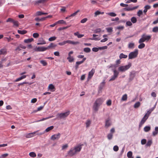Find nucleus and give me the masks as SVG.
Returning <instances> with one entry per match:
<instances>
[{
	"label": "nucleus",
	"mask_w": 158,
	"mask_h": 158,
	"mask_svg": "<svg viewBox=\"0 0 158 158\" xmlns=\"http://www.w3.org/2000/svg\"><path fill=\"white\" fill-rule=\"evenodd\" d=\"M132 155V152L131 151L128 152L127 154V156L129 158H131Z\"/></svg>",
	"instance_id": "a19ab883"
},
{
	"label": "nucleus",
	"mask_w": 158,
	"mask_h": 158,
	"mask_svg": "<svg viewBox=\"0 0 158 158\" xmlns=\"http://www.w3.org/2000/svg\"><path fill=\"white\" fill-rule=\"evenodd\" d=\"M119 57L120 59H122L123 58H126L127 57V55L124 54L123 53H121L120 54Z\"/></svg>",
	"instance_id": "a878e982"
},
{
	"label": "nucleus",
	"mask_w": 158,
	"mask_h": 158,
	"mask_svg": "<svg viewBox=\"0 0 158 158\" xmlns=\"http://www.w3.org/2000/svg\"><path fill=\"white\" fill-rule=\"evenodd\" d=\"M143 14L142 10H139L137 14L138 16L140 17L141 15Z\"/></svg>",
	"instance_id": "052dcab7"
},
{
	"label": "nucleus",
	"mask_w": 158,
	"mask_h": 158,
	"mask_svg": "<svg viewBox=\"0 0 158 158\" xmlns=\"http://www.w3.org/2000/svg\"><path fill=\"white\" fill-rule=\"evenodd\" d=\"M70 114V111H68L64 113H58L57 116L61 119H64L67 117Z\"/></svg>",
	"instance_id": "423d86ee"
},
{
	"label": "nucleus",
	"mask_w": 158,
	"mask_h": 158,
	"mask_svg": "<svg viewBox=\"0 0 158 158\" xmlns=\"http://www.w3.org/2000/svg\"><path fill=\"white\" fill-rule=\"evenodd\" d=\"M34 39L32 38L25 39L24 40V42L26 43H28L32 42L33 41Z\"/></svg>",
	"instance_id": "c85d7f7f"
},
{
	"label": "nucleus",
	"mask_w": 158,
	"mask_h": 158,
	"mask_svg": "<svg viewBox=\"0 0 158 158\" xmlns=\"http://www.w3.org/2000/svg\"><path fill=\"white\" fill-rule=\"evenodd\" d=\"M8 156V154L5 153L2 154L0 156V158H6Z\"/></svg>",
	"instance_id": "8fccbe9b"
},
{
	"label": "nucleus",
	"mask_w": 158,
	"mask_h": 158,
	"mask_svg": "<svg viewBox=\"0 0 158 158\" xmlns=\"http://www.w3.org/2000/svg\"><path fill=\"white\" fill-rule=\"evenodd\" d=\"M38 131H37L33 132L28 133L26 135V137L27 138L33 137L35 135V134Z\"/></svg>",
	"instance_id": "ddd939ff"
},
{
	"label": "nucleus",
	"mask_w": 158,
	"mask_h": 158,
	"mask_svg": "<svg viewBox=\"0 0 158 158\" xmlns=\"http://www.w3.org/2000/svg\"><path fill=\"white\" fill-rule=\"evenodd\" d=\"M132 25V23L130 21H127L126 23V25L127 26H131Z\"/></svg>",
	"instance_id": "13d9d810"
},
{
	"label": "nucleus",
	"mask_w": 158,
	"mask_h": 158,
	"mask_svg": "<svg viewBox=\"0 0 158 158\" xmlns=\"http://www.w3.org/2000/svg\"><path fill=\"white\" fill-rule=\"evenodd\" d=\"M131 66V64L130 63H128V64L125 66H120L118 68L119 71L121 72H124L129 69Z\"/></svg>",
	"instance_id": "39448f33"
},
{
	"label": "nucleus",
	"mask_w": 158,
	"mask_h": 158,
	"mask_svg": "<svg viewBox=\"0 0 158 158\" xmlns=\"http://www.w3.org/2000/svg\"><path fill=\"white\" fill-rule=\"evenodd\" d=\"M105 84V80H104L102 82H101L99 87L98 92H99L100 91H101L103 87H104Z\"/></svg>",
	"instance_id": "2eb2a0df"
},
{
	"label": "nucleus",
	"mask_w": 158,
	"mask_h": 158,
	"mask_svg": "<svg viewBox=\"0 0 158 158\" xmlns=\"http://www.w3.org/2000/svg\"><path fill=\"white\" fill-rule=\"evenodd\" d=\"M152 143V141L151 140H148L147 144H146V146H150Z\"/></svg>",
	"instance_id": "09e8293b"
},
{
	"label": "nucleus",
	"mask_w": 158,
	"mask_h": 158,
	"mask_svg": "<svg viewBox=\"0 0 158 158\" xmlns=\"http://www.w3.org/2000/svg\"><path fill=\"white\" fill-rule=\"evenodd\" d=\"M138 54V50L135 49L134 51L131 52L128 55V59H131L136 58Z\"/></svg>",
	"instance_id": "20e7f679"
},
{
	"label": "nucleus",
	"mask_w": 158,
	"mask_h": 158,
	"mask_svg": "<svg viewBox=\"0 0 158 158\" xmlns=\"http://www.w3.org/2000/svg\"><path fill=\"white\" fill-rule=\"evenodd\" d=\"M54 128V126H50L47 128L45 131H44V133L45 132H48L51 130H52Z\"/></svg>",
	"instance_id": "cd10ccee"
},
{
	"label": "nucleus",
	"mask_w": 158,
	"mask_h": 158,
	"mask_svg": "<svg viewBox=\"0 0 158 158\" xmlns=\"http://www.w3.org/2000/svg\"><path fill=\"white\" fill-rule=\"evenodd\" d=\"M53 117H54L53 116H49V117H47V118H43L42 119H40V120H37L36 121H35V122H40V121H44V120H46L47 119H49V118H52Z\"/></svg>",
	"instance_id": "5701e85b"
},
{
	"label": "nucleus",
	"mask_w": 158,
	"mask_h": 158,
	"mask_svg": "<svg viewBox=\"0 0 158 158\" xmlns=\"http://www.w3.org/2000/svg\"><path fill=\"white\" fill-rule=\"evenodd\" d=\"M152 31L154 32L157 33L158 32V27L156 26L152 28Z\"/></svg>",
	"instance_id": "37998d69"
},
{
	"label": "nucleus",
	"mask_w": 158,
	"mask_h": 158,
	"mask_svg": "<svg viewBox=\"0 0 158 158\" xmlns=\"http://www.w3.org/2000/svg\"><path fill=\"white\" fill-rule=\"evenodd\" d=\"M56 46V45L54 44L53 43H51L47 47H46V48H47V50H48L51 48H55Z\"/></svg>",
	"instance_id": "b1692460"
},
{
	"label": "nucleus",
	"mask_w": 158,
	"mask_h": 158,
	"mask_svg": "<svg viewBox=\"0 0 158 158\" xmlns=\"http://www.w3.org/2000/svg\"><path fill=\"white\" fill-rule=\"evenodd\" d=\"M67 59L70 62H72L74 61V58L71 56H68Z\"/></svg>",
	"instance_id": "e433bc0d"
},
{
	"label": "nucleus",
	"mask_w": 158,
	"mask_h": 158,
	"mask_svg": "<svg viewBox=\"0 0 158 158\" xmlns=\"http://www.w3.org/2000/svg\"><path fill=\"white\" fill-rule=\"evenodd\" d=\"M140 44L139 45L138 48L139 49H142L144 48L145 46V44H144L142 43H139Z\"/></svg>",
	"instance_id": "473e14b6"
},
{
	"label": "nucleus",
	"mask_w": 158,
	"mask_h": 158,
	"mask_svg": "<svg viewBox=\"0 0 158 158\" xmlns=\"http://www.w3.org/2000/svg\"><path fill=\"white\" fill-rule=\"evenodd\" d=\"M39 43H37L38 45H43L46 44V41L42 38H40L38 40Z\"/></svg>",
	"instance_id": "dca6fc26"
},
{
	"label": "nucleus",
	"mask_w": 158,
	"mask_h": 158,
	"mask_svg": "<svg viewBox=\"0 0 158 158\" xmlns=\"http://www.w3.org/2000/svg\"><path fill=\"white\" fill-rule=\"evenodd\" d=\"M43 106H40L36 110H34L33 111V113H35L37 111L40 110H42L43 108Z\"/></svg>",
	"instance_id": "5fc2aeb1"
},
{
	"label": "nucleus",
	"mask_w": 158,
	"mask_h": 158,
	"mask_svg": "<svg viewBox=\"0 0 158 158\" xmlns=\"http://www.w3.org/2000/svg\"><path fill=\"white\" fill-rule=\"evenodd\" d=\"M66 44L69 43L71 44H72L73 45H76L77 44H79V42H74L73 41H72L70 40H67L65 41Z\"/></svg>",
	"instance_id": "a211bd4d"
},
{
	"label": "nucleus",
	"mask_w": 158,
	"mask_h": 158,
	"mask_svg": "<svg viewBox=\"0 0 158 158\" xmlns=\"http://www.w3.org/2000/svg\"><path fill=\"white\" fill-rule=\"evenodd\" d=\"M99 49V48H97L96 47H94L93 48L92 51L94 52H97L98 51Z\"/></svg>",
	"instance_id": "774afa93"
},
{
	"label": "nucleus",
	"mask_w": 158,
	"mask_h": 158,
	"mask_svg": "<svg viewBox=\"0 0 158 158\" xmlns=\"http://www.w3.org/2000/svg\"><path fill=\"white\" fill-rule=\"evenodd\" d=\"M135 44L134 43H130L128 44V48L129 49H133L134 48Z\"/></svg>",
	"instance_id": "aec40b11"
},
{
	"label": "nucleus",
	"mask_w": 158,
	"mask_h": 158,
	"mask_svg": "<svg viewBox=\"0 0 158 158\" xmlns=\"http://www.w3.org/2000/svg\"><path fill=\"white\" fill-rule=\"evenodd\" d=\"M137 0H128L126 1V3H129L131 2L133 3H136L137 2Z\"/></svg>",
	"instance_id": "3c124183"
},
{
	"label": "nucleus",
	"mask_w": 158,
	"mask_h": 158,
	"mask_svg": "<svg viewBox=\"0 0 158 158\" xmlns=\"http://www.w3.org/2000/svg\"><path fill=\"white\" fill-rule=\"evenodd\" d=\"M146 116V115H145L141 121L139 125V127H141L142 126V125L146 121L147 119L148 118V117Z\"/></svg>",
	"instance_id": "9b49d317"
},
{
	"label": "nucleus",
	"mask_w": 158,
	"mask_h": 158,
	"mask_svg": "<svg viewBox=\"0 0 158 158\" xmlns=\"http://www.w3.org/2000/svg\"><path fill=\"white\" fill-rule=\"evenodd\" d=\"M127 99V94H125L123 95L122 98L121 100L122 101H126Z\"/></svg>",
	"instance_id": "ea45409f"
},
{
	"label": "nucleus",
	"mask_w": 158,
	"mask_h": 158,
	"mask_svg": "<svg viewBox=\"0 0 158 158\" xmlns=\"http://www.w3.org/2000/svg\"><path fill=\"white\" fill-rule=\"evenodd\" d=\"M151 129V127L150 126H146L144 128V131L145 132H147L149 131Z\"/></svg>",
	"instance_id": "c756f323"
},
{
	"label": "nucleus",
	"mask_w": 158,
	"mask_h": 158,
	"mask_svg": "<svg viewBox=\"0 0 158 158\" xmlns=\"http://www.w3.org/2000/svg\"><path fill=\"white\" fill-rule=\"evenodd\" d=\"M150 8V6L149 5H146L144 7V9L143 10V12L146 13L147 12L148 10Z\"/></svg>",
	"instance_id": "7c9ffc66"
},
{
	"label": "nucleus",
	"mask_w": 158,
	"mask_h": 158,
	"mask_svg": "<svg viewBox=\"0 0 158 158\" xmlns=\"http://www.w3.org/2000/svg\"><path fill=\"white\" fill-rule=\"evenodd\" d=\"M118 66L114 64H111L110 65L108 66V67L109 68H115L116 67Z\"/></svg>",
	"instance_id": "6e6d98bb"
},
{
	"label": "nucleus",
	"mask_w": 158,
	"mask_h": 158,
	"mask_svg": "<svg viewBox=\"0 0 158 158\" xmlns=\"http://www.w3.org/2000/svg\"><path fill=\"white\" fill-rule=\"evenodd\" d=\"M106 14L111 17H115L117 15L115 13L113 12L107 13Z\"/></svg>",
	"instance_id": "72a5a7b5"
},
{
	"label": "nucleus",
	"mask_w": 158,
	"mask_h": 158,
	"mask_svg": "<svg viewBox=\"0 0 158 158\" xmlns=\"http://www.w3.org/2000/svg\"><path fill=\"white\" fill-rule=\"evenodd\" d=\"M151 38V36L150 35H147L146 34H143L141 38L139 40V43H141L145 41H148Z\"/></svg>",
	"instance_id": "7ed1b4c3"
},
{
	"label": "nucleus",
	"mask_w": 158,
	"mask_h": 158,
	"mask_svg": "<svg viewBox=\"0 0 158 158\" xmlns=\"http://www.w3.org/2000/svg\"><path fill=\"white\" fill-rule=\"evenodd\" d=\"M83 51L86 53H89L91 51V49L89 48H84Z\"/></svg>",
	"instance_id": "c9c22d12"
},
{
	"label": "nucleus",
	"mask_w": 158,
	"mask_h": 158,
	"mask_svg": "<svg viewBox=\"0 0 158 158\" xmlns=\"http://www.w3.org/2000/svg\"><path fill=\"white\" fill-rule=\"evenodd\" d=\"M49 0H38L34 1V5H38L40 3H44L47 2Z\"/></svg>",
	"instance_id": "6e6552de"
},
{
	"label": "nucleus",
	"mask_w": 158,
	"mask_h": 158,
	"mask_svg": "<svg viewBox=\"0 0 158 158\" xmlns=\"http://www.w3.org/2000/svg\"><path fill=\"white\" fill-rule=\"evenodd\" d=\"M139 6H137L133 7H128L124 8V10L126 11H130L135 10L139 7Z\"/></svg>",
	"instance_id": "f8f14e48"
},
{
	"label": "nucleus",
	"mask_w": 158,
	"mask_h": 158,
	"mask_svg": "<svg viewBox=\"0 0 158 158\" xmlns=\"http://www.w3.org/2000/svg\"><path fill=\"white\" fill-rule=\"evenodd\" d=\"M104 14V12H101L99 10H97L95 12L94 16L95 17H96L98 15H99L100 14L103 15Z\"/></svg>",
	"instance_id": "4be33fe9"
},
{
	"label": "nucleus",
	"mask_w": 158,
	"mask_h": 158,
	"mask_svg": "<svg viewBox=\"0 0 158 158\" xmlns=\"http://www.w3.org/2000/svg\"><path fill=\"white\" fill-rule=\"evenodd\" d=\"M106 29L108 32H111L113 31V28L112 27L106 28Z\"/></svg>",
	"instance_id": "603ef678"
},
{
	"label": "nucleus",
	"mask_w": 158,
	"mask_h": 158,
	"mask_svg": "<svg viewBox=\"0 0 158 158\" xmlns=\"http://www.w3.org/2000/svg\"><path fill=\"white\" fill-rule=\"evenodd\" d=\"M91 120L89 119H88L86 120L85 123L86 127V128H88L90 126L91 124Z\"/></svg>",
	"instance_id": "412c9836"
},
{
	"label": "nucleus",
	"mask_w": 158,
	"mask_h": 158,
	"mask_svg": "<svg viewBox=\"0 0 158 158\" xmlns=\"http://www.w3.org/2000/svg\"><path fill=\"white\" fill-rule=\"evenodd\" d=\"M68 147V145L67 144H66L62 146V150H65L67 149Z\"/></svg>",
	"instance_id": "864d4df0"
},
{
	"label": "nucleus",
	"mask_w": 158,
	"mask_h": 158,
	"mask_svg": "<svg viewBox=\"0 0 158 158\" xmlns=\"http://www.w3.org/2000/svg\"><path fill=\"white\" fill-rule=\"evenodd\" d=\"M40 62L44 66H46L47 64V62L44 60H41Z\"/></svg>",
	"instance_id": "79ce46f5"
},
{
	"label": "nucleus",
	"mask_w": 158,
	"mask_h": 158,
	"mask_svg": "<svg viewBox=\"0 0 158 158\" xmlns=\"http://www.w3.org/2000/svg\"><path fill=\"white\" fill-rule=\"evenodd\" d=\"M56 37L55 36H53L49 38L48 39V40L49 41H52L56 40Z\"/></svg>",
	"instance_id": "a18cd8bd"
},
{
	"label": "nucleus",
	"mask_w": 158,
	"mask_h": 158,
	"mask_svg": "<svg viewBox=\"0 0 158 158\" xmlns=\"http://www.w3.org/2000/svg\"><path fill=\"white\" fill-rule=\"evenodd\" d=\"M80 10H77L76 12L69 15V17H74L77 14V13Z\"/></svg>",
	"instance_id": "de8ad7c7"
},
{
	"label": "nucleus",
	"mask_w": 158,
	"mask_h": 158,
	"mask_svg": "<svg viewBox=\"0 0 158 158\" xmlns=\"http://www.w3.org/2000/svg\"><path fill=\"white\" fill-rule=\"evenodd\" d=\"M104 101L102 98H97L94 102L93 106V109L95 111H97L99 109V106L101 105Z\"/></svg>",
	"instance_id": "f03ea898"
},
{
	"label": "nucleus",
	"mask_w": 158,
	"mask_h": 158,
	"mask_svg": "<svg viewBox=\"0 0 158 158\" xmlns=\"http://www.w3.org/2000/svg\"><path fill=\"white\" fill-rule=\"evenodd\" d=\"M86 58L85 57L83 58L82 61L77 62L76 63V64H77L79 65V64H80L82 63H83L84 62V61L86 60Z\"/></svg>",
	"instance_id": "4c0bfd02"
},
{
	"label": "nucleus",
	"mask_w": 158,
	"mask_h": 158,
	"mask_svg": "<svg viewBox=\"0 0 158 158\" xmlns=\"http://www.w3.org/2000/svg\"><path fill=\"white\" fill-rule=\"evenodd\" d=\"M39 35V34L37 33H35L33 34V36L35 38H38Z\"/></svg>",
	"instance_id": "4d7b16f0"
},
{
	"label": "nucleus",
	"mask_w": 158,
	"mask_h": 158,
	"mask_svg": "<svg viewBox=\"0 0 158 158\" xmlns=\"http://www.w3.org/2000/svg\"><path fill=\"white\" fill-rule=\"evenodd\" d=\"M26 77V75H23L22 76H21V77H19L17 78L15 80V82H17V81H20L21 80L23 79H24Z\"/></svg>",
	"instance_id": "bb28decb"
},
{
	"label": "nucleus",
	"mask_w": 158,
	"mask_h": 158,
	"mask_svg": "<svg viewBox=\"0 0 158 158\" xmlns=\"http://www.w3.org/2000/svg\"><path fill=\"white\" fill-rule=\"evenodd\" d=\"M29 155L32 158H34L36 156L35 153L34 152H31L29 153Z\"/></svg>",
	"instance_id": "2f4dec72"
},
{
	"label": "nucleus",
	"mask_w": 158,
	"mask_h": 158,
	"mask_svg": "<svg viewBox=\"0 0 158 158\" xmlns=\"http://www.w3.org/2000/svg\"><path fill=\"white\" fill-rule=\"evenodd\" d=\"M114 72V75L111 77V78L109 80V81H113L118 76V72L115 69L112 70Z\"/></svg>",
	"instance_id": "0eeeda50"
},
{
	"label": "nucleus",
	"mask_w": 158,
	"mask_h": 158,
	"mask_svg": "<svg viewBox=\"0 0 158 158\" xmlns=\"http://www.w3.org/2000/svg\"><path fill=\"white\" fill-rule=\"evenodd\" d=\"M131 20V22L133 23H135L137 22V19L135 17H132Z\"/></svg>",
	"instance_id": "58836bf2"
},
{
	"label": "nucleus",
	"mask_w": 158,
	"mask_h": 158,
	"mask_svg": "<svg viewBox=\"0 0 158 158\" xmlns=\"http://www.w3.org/2000/svg\"><path fill=\"white\" fill-rule=\"evenodd\" d=\"M83 145V144H79L71 148L68 152V155L71 157L75 155L77 153L80 152L82 148V146Z\"/></svg>",
	"instance_id": "f257e3e1"
},
{
	"label": "nucleus",
	"mask_w": 158,
	"mask_h": 158,
	"mask_svg": "<svg viewBox=\"0 0 158 158\" xmlns=\"http://www.w3.org/2000/svg\"><path fill=\"white\" fill-rule=\"evenodd\" d=\"M158 133V127H155V131L153 132L152 135L155 136Z\"/></svg>",
	"instance_id": "393cba45"
},
{
	"label": "nucleus",
	"mask_w": 158,
	"mask_h": 158,
	"mask_svg": "<svg viewBox=\"0 0 158 158\" xmlns=\"http://www.w3.org/2000/svg\"><path fill=\"white\" fill-rule=\"evenodd\" d=\"M87 18H84L81 20V23H84L87 21Z\"/></svg>",
	"instance_id": "69168bd1"
},
{
	"label": "nucleus",
	"mask_w": 158,
	"mask_h": 158,
	"mask_svg": "<svg viewBox=\"0 0 158 158\" xmlns=\"http://www.w3.org/2000/svg\"><path fill=\"white\" fill-rule=\"evenodd\" d=\"M48 89L52 92H53L55 90L54 86L52 84H50L49 85Z\"/></svg>",
	"instance_id": "6ab92c4d"
},
{
	"label": "nucleus",
	"mask_w": 158,
	"mask_h": 158,
	"mask_svg": "<svg viewBox=\"0 0 158 158\" xmlns=\"http://www.w3.org/2000/svg\"><path fill=\"white\" fill-rule=\"evenodd\" d=\"M140 105V103L139 102H137L134 105V107L135 108H137Z\"/></svg>",
	"instance_id": "49530a36"
},
{
	"label": "nucleus",
	"mask_w": 158,
	"mask_h": 158,
	"mask_svg": "<svg viewBox=\"0 0 158 158\" xmlns=\"http://www.w3.org/2000/svg\"><path fill=\"white\" fill-rule=\"evenodd\" d=\"M146 142V140L145 139H143L141 140V143L142 145L145 144Z\"/></svg>",
	"instance_id": "e2e57ef3"
},
{
	"label": "nucleus",
	"mask_w": 158,
	"mask_h": 158,
	"mask_svg": "<svg viewBox=\"0 0 158 158\" xmlns=\"http://www.w3.org/2000/svg\"><path fill=\"white\" fill-rule=\"evenodd\" d=\"M18 32L19 34H24L27 32V31L25 30H19L18 31Z\"/></svg>",
	"instance_id": "f704fd0d"
},
{
	"label": "nucleus",
	"mask_w": 158,
	"mask_h": 158,
	"mask_svg": "<svg viewBox=\"0 0 158 158\" xmlns=\"http://www.w3.org/2000/svg\"><path fill=\"white\" fill-rule=\"evenodd\" d=\"M95 72V70L94 69H92L91 71L89 72L88 74V79H90L93 76Z\"/></svg>",
	"instance_id": "f3484780"
},
{
	"label": "nucleus",
	"mask_w": 158,
	"mask_h": 158,
	"mask_svg": "<svg viewBox=\"0 0 158 158\" xmlns=\"http://www.w3.org/2000/svg\"><path fill=\"white\" fill-rule=\"evenodd\" d=\"M113 150L114 151L117 152L118 150V147L117 146H115L113 147Z\"/></svg>",
	"instance_id": "338daca9"
},
{
	"label": "nucleus",
	"mask_w": 158,
	"mask_h": 158,
	"mask_svg": "<svg viewBox=\"0 0 158 158\" xmlns=\"http://www.w3.org/2000/svg\"><path fill=\"white\" fill-rule=\"evenodd\" d=\"M56 23H57V24L58 23H63V24H65L66 22L65 21H64V20H59L58 21L56 22Z\"/></svg>",
	"instance_id": "bf43d9fd"
},
{
	"label": "nucleus",
	"mask_w": 158,
	"mask_h": 158,
	"mask_svg": "<svg viewBox=\"0 0 158 158\" xmlns=\"http://www.w3.org/2000/svg\"><path fill=\"white\" fill-rule=\"evenodd\" d=\"M113 136V134L110 133L108 134L107 135V137L109 140H110L112 139Z\"/></svg>",
	"instance_id": "c03bdc74"
},
{
	"label": "nucleus",
	"mask_w": 158,
	"mask_h": 158,
	"mask_svg": "<svg viewBox=\"0 0 158 158\" xmlns=\"http://www.w3.org/2000/svg\"><path fill=\"white\" fill-rule=\"evenodd\" d=\"M47 50L46 47H39L35 49V51L37 52H43Z\"/></svg>",
	"instance_id": "9d476101"
},
{
	"label": "nucleus",
	"mask_w": 158,
	"mask_h": 158,
	"mask_svg": "<svg viewBox=\"0 0 158 158\" xmlns=\"http://www.w3.org/2000/svg\"><path fill=\"white\" fill-rule=\"evenodd\" d=\"M61 134L60 133H58L56 134H54L52 136L51 139L52 140H58V139L60 137Z\"/></svg>",
	"instance_id": "1a4fd4ad"
},
{
	"label": "nucleus",
	"mask_w": 158,
	"mask_h": 158,
	"mask_svg": "<svg viewBox=\"0 0 158 158\" xmlns=\"http://www.w3.org/2000/svg\"><path fill=\"white\" fill-rule=\"evenodd\" d=\"M13 23L14 26L16 27H18L19 26L18 22V21L14 20Z\"/></svg>",
	"instance_id": "0e129e2a"
},
{
	"label": "nucleus",
	"mask_w": 158,
	"mask_h": 158,
	"mask_svg": "<svg viewBox=\"0 0 158 158\" xmlns=\"http://www.w3.org/2000/svg\"><path fill=\"white\" fill-rule=\"evenodd\" d=\"M112 103L111 101L110 100H108L106 103L107 105L108 106H110L111 105Z\"/></svg>",
	"instance_id": "680f3d73"
},
{
	"label": "nucleus",
	"mask_w": 158,
	"mask_h": 158,
	"mask_svg": "<svg viewBox=\"0 0 158 158\" xmlns=\"http://www.w3.org/2000/svg\"><path fill=\"white\" fill-rule=\"evenodd\" d=\"M111 125V122L110 119L108 118L105 121V127L108 128Z\"/></svg>",
	"instance_id": "4468645a"
}]
</instances>
